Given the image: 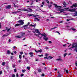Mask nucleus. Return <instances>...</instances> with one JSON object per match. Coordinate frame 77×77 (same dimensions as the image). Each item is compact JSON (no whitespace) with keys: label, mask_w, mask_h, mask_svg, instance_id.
Returning <instances> with one entry per match:
<instances>
[{"label":"nucleus","mask_w":77,"mask_h":77,"mask_svg":"<svg viewBox=\"0 0 77 77\" xmlns=\"http://www.w3.org/2000/svg\"><path fill=\"white\" fill-rule=\"evenodd\" d=\"M24 20H19L18 21V23H19L20 24H17L15 25V27H17V26H21V25H23V24H24Z\"/></svg>","instance_id":"obj_1"},{"label":"nucleus","mask_w":77,"mask_h":77,"mask_svg":"<svg viewBox=\"0 0 77 77\" xmlns=\"http://www.w3.org/2000/svg\"><path fill=\"white\" fill-rule=\"evenodd\" d=\"M25 35V33H24L21 32L20 33V35L16 36V37L17 38H20L23 37V36Z\"/></svg>","instance_id":"obj_2"},{"label":"nucleus","mask_w":77,"mask_h":77,"mask_svg":"<svg viewBox=\"0 0 77 77\" xmlns=\"http://www.w3.org/2000/svg\"><path fill=\"white\" fill-rule=\"evenodd\" d=\"M69 9V8H64L63 9H61L59 10V11L60 12V13H65L64 12V11H66V10H68Z\"/></svg>","instance_id":"obj_3"},{"label":"nucleus","mask_w":77,"mask_h":77,"mask_svg":"<svg viewBox=\"0 0 77 77\" xmlns=\"http://www.w3.org/2000/svg\"><path fill=\"white\" fill-rule=\"evenodd\" d=\"M77 6V4H74L72 5V6H71V8H76Z\"/></svg>","instance_id":"obj_4"},{"label":"nucleus","mask_w":77,"mask_h":77,"mask_svg":"<svg viewBox=\"0 0 77 77\" xmlns=\"http://www.w3.org/2000/svg\"><path fill=\"white\" fill-rule=\"evenodd\" d=\"M54 5H55V8H57L58 9H61V8H62V6H57V5L55 4H54Z\"/></svg>","instance_id":"obj_5"},{"label":"nucleus","mask_w":77,"mask_h":77,"mask_svg":"<svg viewBox=\"0 0 77 77\" xmlns=\"http://www.w3.org/2000/svg\"><path fill=\"white\" fill-rule=\"evenodd\" d=\"M69 30H73L74 32H76V29L74 28H71L69 29Z\"/></svg>","instance_id":"obj_6"},{"label":"nucleus","mask_w":77,"mask_h":77,"mask_svg":"<svg viewBox=\"0 0 77 77\" xmlns=\"http://www.w3.org/2000/svg\"><path fill=\"white\" fill-rule=\"evenodd\" d=\"M29 24H30V23L29 22L27 24V25H24V26H23V27H24V29H26V28H27V26H29Z\"/></svg>","instance_id":"obj_7"},{"label":"nucleus","mask_w":77,"mask_h":77,"mask_svg":"<svg viewBox=\"0 0 77 77\" xmlns=\"http://www.w3.org/2000/svg\"><path fill=\"white\" fill-rule=\"evenodd\" d=\"M69 11H70V12H75V9H69Z\"/></svg>","instance_id":"obj_8"},{"label":"nucleus","mask_w":77,"mask_h":77,"mask_svg":"<svg viewBox=\"0 0 77 77\" xmlns=\"http://www.w3.org/2000/svg\"><path fill=\"white\" fill-rule=\"evenodd\" d=\"M35 31L36 32V33H38L39 35H41V33L39 32V30L38 29H36L35 30Z\"/></svg>","instance_id":"obj_9"},{"label":"nucleus","mask_w":77,"mask_h":77,"mask_svg":"<svg viewBox=\"0 0 77 77\" xmlns=\"http://www.w3.org/2000/svg\"><path fill=\"white\" fill-rule=\"evenodd\" d=\"M35 51L36 53H38V52H42V50H38L37 51L35 50Z\"/></svg>","instance_id":"obj_10"},{"label":"nucleus","mask_w":77,"mask_h":77,"mask_svg":"<svg viewBox=\"0 0 77 77\" xmlns=\"http://www.w3.org/2000/svg\"><path fill=\"white\" fill-rule=\"evenodd\" d=\"M11 7V6L8 5L6 7V9H10Z\"/></svg>","instance_id":"obj_11"},{"label":"nucleus","mask_w":77,"mask_h":77,"mask_svg":"<svg viewBox=\"0 0 77 77\" xmlns=\"http://www.w3.org/2000/svg\"><path fill=\"white\" fill-rule=\"evenodd\" d=\"M35 35H36V36H37L40 39H41L42 38V36H41V37L39 36V35H38L37 34H35Z\"/></svg>","instance_id":"obj_12"},{"label":"nucleus","mask_w":77,"mask_h":77,"mask_svg":"<svg viewBox=\"0 0 77 77\" xmlns=\"http://www.w3.org/2000/svg\"><path fill=\"white\" fill-rule=\"evenodd\" d=\"M41 35H42V36H44V37H46L47 36V34L44 33V34H40Z\"/></svg>","instance_id":"obj_13"},{"label":"nucleus","mask_w":77,"mask_h":77,"mask_svg":"<svg viewBox=\"0 0 77 77\" xmlns=\"http://www.w3.org/2000/svg\"><path fill=\"white\" fill-rule=\"evenodd\" d=\"M33 53H32V52H30L29 53V54H30V57H33Z\"/></svg>","instance_id":"obj_14"},{"label":"nucleus","mask_w":77,"mask_h":77,"mask_svg":"<svg viewBox=\"0 0 77 77\" xmlns=\"http://www.w3.org/2000/svg\"><path fill=\"white\" fill-rule=\"evenodd\" d=\"M43 39H44L45 41H47V40H48V38L47 37H44Z\"/></svg>","instance_id":"obj_15"},{"label":"nucleus","mask_w":77,"mask_h":77,"mask_svg":"<svg viewBox=\"0 0 77 77\" xmlns=\"http://www.w3.org/2000/svg\"><path fill=\"white\" fill-rule=\"evenodd\" d=\"M48 59H51L53 58V57H52L49 56L48 57Z\"/></svg>","instance_id":"obj_16"},{"label":"nucleus","mask_w":77,"mask_h":77,"mask_svg":"<svg viewBox=\"0 0 77 77\" xmlns=\"http://www.w3.org/2000/svg\"><path fill=\"white\" fill-rule=\"evenodd\" d=\"M28 12H32V9L30 8H29L28 9Z\"/></svg>","instance_id":"obj_17"},{"label":"nucleus","mask_w":77,"mask_h":77,"mask_svg":"<svg viewBox=\"0 0 77 77\" xmlns=\"http://www.w3.org/2000/svg\"><path fill=\"white\" fill-rule=\"evenodd\" d=\"M8 35H9V34H5L4 35H3L2 36V38H4V37H5V36H8Z\"/></svg>","instance_id":"obj_18"},{"label":"nucleus","mask_w":77,"mask_h":77,"mask_svg":"<svg viewBox=\"0 0 77 77\" xmlns=\"http://www.w3.org/2000/svg\"><path fill=\"white\" fill-rule=\"evenodd\" d=\"M6 29L7 30L8 32L10 30V29H8L7 27L6 28Z\"/></svg>","instance_id":"obj_19"},{"label":"nucleus","mask_w":77,"mask_h":77,"mask_svg":"<svg viewBox=\"0 0 77 77\" xmlns=\"http://www.w3.org/2000/svg\"><path fill=\"white\" fill-rule=\"evenodd\" d=\"M7 54H11V51L8 50L7 51Z\"/></svg>","instance_id":"obj_20"},{"label":"nucleus","mask_w":77,"mask_h":77,"mask_svg":"<svg viewBox=\"0 0 77 77\" xmlns=\"http://www.w3.org/2000/svg\"><path fill=\"white\" fill-rule=\"evenodd\" d=\"M63 5H64L63 6L64 7H66V3H65V2H63Z\"/></svg>","instance_id":"obj_21"},{"label":"nucleus","mask_w":77,"mask_h":77,"mask_svg":"<svg viewBox=\"0 0 77 77\" xmlns=\"http://www.w3.org/2000/svg\"><path fill=\"white\" fill-rule=\"evenodd\" d=\"M35 20H36L37 21H39V19H38V18H37L36 17H35Z\"/></svg>","instance_id":"obj_22"},{"label":"nucleus","mask_w":77,"mask_h":77,"mask_svg":"<svg viewBox=\"0 0 77 77\" xmlns=\"http://www.w3.org/2000/svg\"><path fill=\"white\" fill-rule=\"evenodd\" d=\"M75 49L74 50V51H75L76 53H77V47H75Z\"/></svg>","instance_id":"obj_23"},{"label":"nucleus","mask_w":77,"mask_h":77,"mask_svg":"<svg viewBox=\"0 0 77 77\" xmlns=\"http://www.w3.org/2000/svg\"><path fill=\"white\" fill-rule=\"evenodd\" d=\"M56 60H60V61H62V60L61 59V58H58Z\"/></svg>","instance_id":"obj_24"},{"label":"nucleus","mask_w":77,"mask_h":77,"mask_svg":"<svg viewBox=\"0 0 77 77\" xmlns=\"http://www.w3.org/2000/svg\"><path fill=\"white\" fill-rule=\"evenodd\" d=\"M30 26H32V27H35V26H36V25L35 24V25H32V24H31L30 25Z\"/></svg>","instance_id":"obj_25"},{"label":"nucleus","mask_w":77,"mask_h":77,"mask_svg":"<svg viewBox=\"0 0 77 77\" xmlns=\"http://www.w3.org/2000/svg\"><path fill=\"white\" fill-rule=\"evenodd\" d=\"M5 62H3L2 63V65H3V66H5Z\"/></svg>","instance_id":"obj_26"},{"label":"nucleus","mask_w":77,"mask_h":77,"mask_svg":"<svg viewBox=\"0 0 77 77\" xmlns=\"http://www.w3.org/2000/svg\"><path fill=\"white\" fill-rule=\"evenodd\" d=\"M28 15L29 16V17H31V16H32V15H33L32 14H29Z\"/></svg>","instance_id":"obj_27"},{"label":"nucleus","mask_w":77,"mask_h":77,"mask_svg":"<svg viewBox=\"0 0 77 77\" xmlns=\"http://www.w3.org/2000/svg\"><path fill=\"white\" fill-rule=\"evenodd\" d=\"M13 5L14 6V7H15V8H17V5H15V4L13 3Z\"/></svg>","instance_id":"obj_28"},{"label":"nucleus","mask_w":77,"mask_h":77,"mask_svg":"<svg viewBox=\"0 0 77 77\" xmlns=\"http://www.w3.org/2000/svg\"><path fill=\"white\" fill-rule=\"evenodd\" d=\"M44 56V55L43 54H41V55H38V56H39V57H42V56Z\"/></svg>","instance_id":"obj_29"},{"label":"nucleus","mask_w":77,"mask_h":77,"mask_svg":"<svg viewBox=\"0 0 77 77\" xmlns=\"http://www.w3.org/2000/svg\"><path fill=\"white\" fill-rule=\"evenodd\" d=\"M18 11H15V12H12V13H14V14H17L18 13Z\"/></svg>","instance_id":"obj_30"},{"label":"nucleus","mask_w":77,"mask_h":77,"mask_svg":"<svg viewBox=\"0 0 77 77\" xmlns=\"http://www.w3.org/2000/svg\"><path fill=\"white\" fill-rule=\"evenodd\" d=\"M41 71H42L41 69H38V72H41Z\"/></svg>","instance_id":"obj_31"},{"label":"nucleus","mask_w":77,"mask_h":77,"mask_svg":"<svg viewBox=\"0 0 77 77\" xmlns=\"http://www.w3.org/2000/svg\"><path fill=\"white\" fill-rule=\"evenodd\" d=\"M66 55H67V54L66 53H65L64 54V57H65V56H66Z\"/></svg>","instance_id":"obj_32"},{"label":"nucleus","mask_w":77,"mask_h":77,"mask_svg":"<svg viewBox=\"0 0 77 77\" xmlns=\"http://www.w3.org/2000/svg\"><path fill=\"white\" fill-rule=\"evenodd\" d=\"M77 11L75 13V15H74V16H77Z\"/></svg>","instance_id":"obj_33"},{"label":"nucleus","mask_w":77,"mask_h":77,"mask_svg":"<svg viewBox=\"0 0 77 77\" xmlns=\"http://www.w3.org/2000/svg\"><path fill=\"white\" fill-rule=\"evenodd\" d=\"M70 20H73V21H75V20L73 18H72Z\"/></svg>","instance_id":"obj_34"},{"label":"nucleus","mask_w":77,"mask_h":77,"mask_svg":"<svg viewBox=\"0 0 77 77\" xmlns=\"http://www.w3.org/2000/svg\"><path fill=\"white\" fill-rule=\"evenodd\" d=\"M20 54H23V51H21L20 52Z\"/></svg>","instance_id":"obj_35"},{"label":"nucleus","mask_w":77,"mask_h":77,"mask_svg":"<svg viewBox=\"0 0 77 77\" xmlns=\"http://www.w3.org/2000/svg\"><path fill=\"white\" fill-rule=\"evenodd\" d=\"M19 59H21V55H19Z\"/></svg>","instance_id":"obj_36"},{"label":"nucleus","mask_w":77,"mask_h":77,"mask_svg":"<svg viewBox=\"0 0 77 77\" xmlns=\"http://www.w3.org/2000/svg\"><path fill=\"white\" fill-rule=\"evenodd\" d=\"M52 6V5H50L48 6V7L49 8H51V7Z\"/></svg>","instance_id":"obj_37"},{"label":"nucleus","mask_w":77,"mask_h":77,"mask_svg":"<svg viewBox=\"0 0 77 77\" xmlns=\"http://www.w3.org/2000/svg\"><path fill=\"white\" fill-rule=\"evenodd\" d=\"M27 68L28 69V70H30V67L28 66V67H27Z\"/></svg>","instance_id":"obj_38"},{"label":"nucleus","mask_w":77,"mask_h":77,"mask_svg":"<svg viewBox=\"0 0 77 77\" xmlns=\"http://www.w3.org/2000/svg\"><path fill=\"white\" fill-rule=\"evenodd\" d=\"M25 71H26V70H25V69H23L22 70V72L23 73Z\"/></svg>","instance_id":"obj_39"},{"label":"nucleus","mask_w":77,"mask_h":77,"mask_svg":"<svg viewBox=\"0 0 77 77\" xmlns=\"http://www.w3.org/2000/svg\"><path fill=\"white\" fill-rule=\"evenodd\" d=\"M56 28H57V27H54V28H51V30H52V29H56Z\"/></svg>","instance_id":"obj_40"},{"label":"nucleus","mask_w":77,"mask_h":77,"mask_svg":"<svg viewBox=\"0 0 77 77\" xmlns=\"http://www.w3.org/2000/svg\"><path fill=\"white\" fill-rule=\"evenodd\" d=\"M75 65L76 66H77V61L75 62Z\"/></svg>","instance_id":"obj_41"},{"label":"nucleus","mask_w":77,"mask_h":77,"mask_svg":"<svg viewBox=\"0 0 77 77\" xmlns=\"http://www.w3.org/2000/svg\"><path fill=\"white\" fill-rule=\"evenodd\" d=\"M48 54H45V56H46V57H47V56H48Z\"/></svg>","instance_id":"obj_42"},{"label":"nucleus","mask_w":77,"mask_h":77,"mask_svg":"<svg viewBox=\"0 0 77 77\" xmlns=\"http://www.w3.org/2000/svg\"><path fill=\"white\" fill-rule=\"evenodd\" d=\"M66 73L68 74L69 72H68V70H66Z\"/></svg>","instance_id":"obj_43"},{"label":"nucleus","mask_w":77,"mask_h":77,"mask_svg":"<svg viewBox=\"0 0 77 77\" xmlns=\"http://www.w3.org/2000/svg\"><path fill=\"white\" fill-rule=\"evenodd\" d=\"M21 77H23V76H24V74H22L20 75Z\"/></svg>","instance_id":"obj_44"},{"label":"nucleus","mask_w":77,"mask_h":77,"mask_svg":"<svg viewBox=\"0 0 77 77\" xmlns=\"http://www.w3.org/2000/svg\"><path fill=\"white\" fill-rule=\"evenodd\" d=\"M8 41H9V42L8 43H10L11 42V39H9L8 40Z\"/></svg>","instance_id":"obj_45"},{"label":"nucleus","mask_w":77,"mask_h":77,"mask_svg":"<svg viewBox=\"0 0 77 77\" xmlns=\"http://www.w3.org/2000/svg\"><path fill=\"white\" fill-rule=\"evenodd\" d=\"M44 75H44V73L42 74V77H44Z\"/></svg>","instance_id":"obj_46"},{"label":"nucleus","mask_w":77,"mask_h":77,"mask_svg":"<svg viewBox=\"0 0 77 77\" xmlns=\"http://www.w3.org/2000/svg\"><path fill=\"white\" fill-rule=\"evenodd\" d=\"M48 42H49V43H50V44L52 43V42L51 41H49Z\"/></svg>","instance_id":"obj_47"},{"label":"nucleus","mask_w":77,"mask_h":77,"mask_svg":"<svg viewBox=\"0 0 77 77\" xmlns=\"http://www.w3.org/2000/svg\"><path fill=\"white\" fill-rule=\"evenodd\" d=\"M44 59H48V57H44Z\"/></svg>","instance_id":"obj_48"},{"label":"nucleus","mask_w":77,"mask_h":77,"mask_svg":"<svg viewBox=\"0 0 77 77\" xmlns=\"http://www.w3.org/2000/svg\"><path fill=\"white\" fill-rule=\"evenodd\" d=\"M14 72H17V69H14Z\"/></svg>","instance_id":"obj_49"},{"label":"nucleus","mask_w":77,"mask_h":77,"mask_svg":"<svg viewBox=\"0 0 77 77\" xmlns=\"http://www.w3.org/2000/svg\"><path fill=\"white\" fill-rule=\"evenodd\" d=\"M16 77H18V74L17 73L16 74Z\"/></svg>","instance_id":"obj_50"},{"label":"nucleus","mask_w":77,"mask_h":77,"mask_svg":"<svg viewBox=\"0 0 77 77\" xmlns=\"http://www.w3.org/2000/svg\"><path fill=\"white\" fill-rule=\"evenodd\" d=\"M23 11H28V10L27 9H24Z\"/></svg>","instance_id":"obj_51"},{"label":"nucleus","mask_w":77,"mask_h":77,"mask_svg":"<svg viewBox=\"0 0 77 77\" xmlns=\"http://www.w3.org/2000/svg\"><path fill=\"white\" fill-rule=\"evenodd\" d=\"M2 74V71H0V75H1Z\"/></svg>","instance_id":"obj_52"},{"label":"nucleus","mask_w":77,"mask_h":77,"mask_svg":"<svg viewBox=\"0 0 77 77\" xmlns=\"http://www.w3.org/2000/svg\"><path fill=\"white\" fill-rule=\"evenodd\" d=\"M15 76V75L14 74H13L12 75V77H14Z\"/></svg>","instance_id":"obj_53"},{"label":"nucleus","mask_w":77,"mask_h":77,"mask_svg":"<svg viewBox=\"0 0 77 77\" xmlns=\"http://www.w3.org/2000/svg\"><path fill=\"white\" fill-rule=\"evenodd\" d=\"M35 61H39V60L38 59H36V60H35Z\"/></svg>","instance_id":"obj_54"},{"label":"nucleus","mask_w":77,"mask_h":77,"mask_svg":"<svg viewBox=\"0 0 77 77\" xmlns=\"http://www.w3.org/2000/svg\"><path fill=\"white\" fill-rule=\"evenodd\" d=\"M41 0H36V2H38V1H41Z\"/></svg>","instance_id":"obj_55"},{"label":"nucleus","mask_w":77,"mask_h":77,"mask_svg":"<svg viewBox=\"0 0 77 77\" xmlns=\"http://www.w3.org/2000/svg\"><path fill=\"white\" fill-rule=\"evenodd\" d=\"M70 20H71V19H67L66 20V21H70Z\"/></svg>","instance_id":"obj_56"},{"label":"nucleus","mask_w":77,"mask_h":77,"mask_svg":"<svg viewBox=\"0 0 77 77\" xmlns=\"http://www.w3.org/2000/svg\"><path fill=\"white\" fill-rule=\"evenodd\" d=\"M15 48H16V46H14L13 47V48L15 49Z\"/></svg>","instance_id":"obj_57"},{"label":"nucleus","mask_w":77,"mask_h":77,"mask_svg":"<svg viewBox=\"0 0 77 77\" xmlns=\"http://www.w3.org/2000/svg\"><path fill=\"white\" fill-rule=\"evenodd\" d=\"M14 53L15 54H17V52H16V51H14Z\"/></svg>","instance_id":"obj_58"},{"label":"nucleus","mask_w":77,"mask_h":77,"mask_svg":"<svg viewBox=\"0 0 77 77\" xmlns=\"http://www.w3.org/2000/svg\"><path fill=\"white\" fill-rule=\"evenodd\" d=\"M31 5H32V3H33V1H32V0H31Z\"/></svg>","instance_id":"obj_59"},{"label":"nucleus","mask_w":77,"mask_h":77,"mask_svg":"<svg viewBox=\"0 0 77 77\" xmlns=\"http://www.w3.org/2000/svg\"><path fill=\"white\" fill-rule=\"evenodd\" d=\"M42 65H45V64L44 63H42Z\"/></svg>","instance_id":"obj_60"},{"label":"nucleus","mask_w":77,"mask_h":77,"mask_svg":"<svg viewBox=\"0 0 77 77\" xmlns=\"http://www.w3.org/2000/svg\"><path fill=\"white\" fill-rule=\"evenodd\" d=\"M45 49H48V47H45Z\"/></svg>","instance_id":"obj_61"},{"label":"nucleus","mask_w":77,"mask_h":77,"mask_svg":"<svg viewBox=\"0 0 77 77\" xmlns=\"http://www.w3.org/2000/svg\"><path fill=\"white\" fill-rule=\"evenodd\" d=\"M66 27H69V28H70L71 27L70 26H66Z\"/></svg>","instance_id":"obj_62"},{"label":"nucleus","mask_w":77,"mask_h":77,"mask_svg":"<svg viewBox=\"0 0 77 77\" xmlns=\"http://www.w3.org/2000/svg\"><path fill=\"white\" fill-rule=\"evenodd\" d=\"M57 69L55 68V69H54V70H55V71H57Z\"/></svg>","instance_id":"obj_63"},{"label":"nucleus","mask_w":77,"mask_h":77,"mask_svg":"<svg viewBox=\"0 0 77 77\" xmlns=\"http://www.w3.org/2000/svg\"><path fill=\"white\" fill-rule=\"evenodd\" d=\"M56 33H59V32L57 31H56Z\"/></svg>","instance_id":"obj_64"}]
</instances>
